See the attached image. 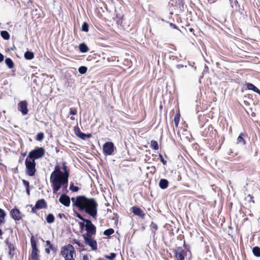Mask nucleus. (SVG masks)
Returning <instances> with one entry per match:
<instances>
[{"label":"nucleus","instance_id":"obj_35","mask_svg":"<svg viewBox=\"0 0 260 260\" xmlns=\"http://www.w3.org/2000/svg\"><path fill=\"white\" fill-rule=\"evenodd\" d=\"M44 139V134L43 133H38L36 137V140L38 141H41Z\"/></svg>","mask_w":260,"mask_h":260},{"label":"nucleus","instance_id":"obj_50","mask_svg":"<svg viewBox=\"0 0 260 260\" xmlns=\"http://www.w3.org/2000/svg\"><path fill=\"white\" fill-rule=\"evenodd\" d=\"M26 193H27V194L28 196L30 195V189H29V187L26 188Z\"/></svg>","mask_w":260,"mask_h":260},{"label":"nucleus","instance_id":"obj_3","mask_svg":"<svg viewBox=\"0 0 260 260\" xmlns=\"http://www.w3.org/2000/svg\"><path fill=\"white\" fill-rule=\"evenodd\" d=\"M62 169L63 172L61 171L60 168L58 165H56L54 167V171L52 172L50 178H64L66 180L69 177V170L66 165V162L62 163Z\"/></svg>","mask_w":260,"mask_h":260},{"label":"nucleus","instance_id":"obj_48","mask_svg":"<svg viewBox=\"0 0 260 260\" xmlns=\"http://www.w3.org/2000/svg\"><path fill=\"white\" fill-rule=\"evenodd\" d=\"M4 55L1 53H0V62L3 61L4 60Z\"/></svg>","mask_w":260,"mask_h":260},{"label":"nucleus","instance_id":"obj_7","mask_svg":"<svg viewBox=\"0 0 260 260\" xmlns=\"http://www.w3.org/2000/svg\"><path fill=\"white\" fill-rule=\"evenodd\" d=\"M84 222L86 223V226L85 229V230L86 231V233L82 235H84L85 236H93L95 235L96 234V227L92 223L91 221L87 219Z\"/></svg>","mask_w":260,"mask_h":260},{"label":"nucleus","instance_id":"obj_32","mask_svg":"<svg viewBox=\"0 0 260 260\" xmlns=\"http://www.w3.org/2000/svg\"><path fill=\"white\" fill-rule=\"evenodd\" d=\"M88 24L87 23L84 22L82 25L81 30L83 31L87 32L88 31Z\"/></svg>","mask_w":260,"mask_h":260},{"label":"nucleus","instance_id":"obj_56","mask_svg":"<svg viewBox=\"0 0 260 260\" xmlns=\"http://www.w3.org/2000/svg\"><path fill=\"white\" fill-rule=\"evenodd\" d=\"M3 235V232L1 229H0V238H2V236Z\"/></svg>","mask_w":260,"mask_h":260},{"label":"nucleus","instance_id":"obj_4","mask_svg":"<svg viewBox=\"0 0 260 260\" xmlns=\"http://www.w3.org/2000/svg\"><path fill=\"white\" fill-rule=\"evenodd\" d=\"M61 254L65 260H75L76 252L74 246L71 244H68L61 248Z\"/></svg>","mask_w":260,"mask_h":260},{"label":"nucleus","instance_id":"obj_21","mask_svg":"<svg viewBox=\"0 0 260 260\" xmlns=\"http://www.w3.org/2000/svg\"><path fill=\"white\" fill-rule=\"evenodd\" d=\"M79 49L81 52L86 53L88 51V48L85 43H81L79 46Z\"/></svg>","mask_w":260,"mask_h":260},{"label":"nucleus","instance_id":"obj_34","mask_svg":"<svg viewBox=\"0 0 260 260\" xmlns=\"http://www.w3.org/2000/svg\"><path fill=\"white\" fill-rule=\"evenodd\" d=\"M73 242L74 244L78 245V246L82 249H84V245L83 243L80 242V241L77 239H74Z\"/></svg>","mask_w":260,"mask_h":260},{"label":"nucleus","instance_id":"obj_52","mask_svg":"<svg viewBox=\"0 0 260 260\" xmlns=\"http://www.w3.org/2000/svg\"><path fill=\"white\" fill-rule=\"evenodd\" d=\"M45 251H46V252L47 254H49V253H50V249H49V248H45Z\"/></svg>","mask_w":260,"mask_h":260},{"label":"nucleus","instance_id":"obj_23","mask_svg":"<svg viewBox=\"0 0 260 260\" xmlns=\"http://www.w3.org/2000/svg\"><path fill=\"white\" fill-rule=\"evenodd\" d=\"M150 227L151 232L153 233V236H154L155 235V232L158 230L157 225L154 222L152 221L150 225Z\"/></svg>","mask_w":260,"mask_h":260},{"label":"nucleus","instance_id":"obj_60","mask_svg":"<svg viewBox=\"0 0 260 260\" xmlns=\"http://www.w3.org/2000/svg\"><path fill=\"white\" fill-rule=\"evenodd\" d=\"M210 128H211L212 129V130H213V127L211 126L210 127H208L209 129H210Z\"/></svg>","mask_w":260,"mask_h":260},{"label":"nucleus","instance_id":"obj_25","mask_svg":"<svg viewBox=\"0 0 260 260\" xmlns=\"http://www.w3.org/2000/svg\"><path fill=\"white\" fill-rule=\"evenodd\" d=\"M5 63L9 69H12L14 67V62L10 58H6Z\"/></svg>","mask_w":260,"mask_h":260},{"label":"nucleus","instance_id":"obj_14","mask_svg":"<svg viewBox=\"0 0 260 260\" xmlns=\"http://www.w3.org/2000/svg\"><path fill=\"white\" fill-rule=\"evenodd\" d=\"M10 215L15 220H19L22 218L21 213L20 210L17 208L11 210Z\"/></svg>","mask_w":260,"mask_h":260},{"label":"nucleus","instance_id":"obj_40","mask_svg":"<svg viewBox=\"0 0 260 260\" xmlns=\"http://www.w3.org/2000/svg\"><path fill=\"white\" fill-rule=\"evenodd\" d=\"M79 227H80V230L82 231L84 229H85V227L86 226V223L84 222V221L83 222H80L79 223Z\"/></svg>","mask_w":260,"mask_h":260},{"label":"nucleus","instance_id":"obj_13","mask_svg":"<svg viewBox=\"0 0 260 260\" xmlns=\"http://www.w3.org/2000/svg\"><path fill=\"white\" fill-rule=\"evenodd\" d=\"M18 109L23 115L27 114L28 113L27 102L25 101H21L18 104Z\"/></svg>","mask_w":260,"mask_h":260},{"label":"nucleus","instance_id":"obj_43","mask_svg":"<svg viewBox=\"0 0 260 260\" xmlns=\"http://www.w3.org/2000/svg\"><path fill=\"white\" fill-rule=\"evenodd\" d=\"M174 120L175 126L177 127L179 122V117L177 116H175Z\"/></svg>","mask_w":260,"mask_h":260},{"label":"nucleus","instance_id":"obj_37","mask_svg":"<svg viewBox=\"0 0 260 260\" xmlns=\"http://www.w3.org/2000/svg\"><path fill=\"white\" fill-rule=\"evenodd\" d=\"M70 189L74 192L78 191L79 187L77 186H74L73 183H72L70 186Z\"/></svg>","mask_w":260,"mask_h":260},{"label":"nucleus","instance_id":"obj_1","mask_svg":"<svg viewBox=\"0 0 260 260\" xmlns=\"http://www.w3.org/2000/svg\"><path fill=\"white\" fill-rule=\"evenodd\" d=\"M73 206L80 211H84L93 218L96 219L98 213V203L93 198L88 199L84 196H78L71 199Z\"/></svg>","mask_w":260,"mask_h":260},{"label":"nucleus","instance_id":"obj_38","mask_svg":"<svg viewBox=\"0 0 260 260\" xmlns=\"http://www.w3.org/2000/svg\"><path fill=\"white\" fill-rule=\"evenodd\" d=\"M116 256V254L115 253L112 252L110 253L109 255H105V257L113 260Z\"/></svg>","mask_w":260,"mask_h":260},{"label":"nucleus","instance_id":"obj_30","mask_svg":"<svg viewBox=\"0 0 260 260\" xmlns=\"http://www.w3.org/2000/svg\"><path fill=\"white\" fill-rule=\"evenodd\" d=\"M91 134H86L81 132V133L80 134L78 137L82 140H86L88 138H90V137H91Z\"/></svg>","mask_w":260,"mask_h":260},{"label":"nucleus","instance_id":"obj_47","mask_svg":"<svg viewBox=\"0 0 260 260\" xmlns=\"http://www.w3.org/2000/svg\"><path fill=\"white\" fill-rule=\"evenodd\" d=\"M187 66H183L182 64H177L176 65V68L178 69H180L183 67H186Z\"/></svg>","mask_w":260,"mask_h":260},{"label":"nucleus","instance_id":"obj_57","mask_svg":"<svg viewBox=\"0 0 260 260\" xmlns=\"http://www.w3.org/2000/svg\"><path fill=\"white\" fill-rule=\"evenodd\" d=\"M244 104H245L246 106H248V105H249V103H248L247 101H244Z\"/></svg>","mask_w":260,"mask_h":260},{"label":"nucleus","instance_id":"obj_29","mask_svg":"<svg viewBox=\"0 0 260 260\" xmlns=\"http://www.w3.org/2000/svg\"><path fill=\"white\" fill-rule=\"evenodd\" d=\"M151 147L155 150H157L158 149L159 147H158V143L156 141H155V140H152L151 141Z\"/></svg>","mask_w":260,"mask_h":260},{"label":"nucleus","instance_id":"obj_51","mask_svg":"<svg viewBox=\"0 0 260 260\" xmlns=\"http://www.w3.org/2000/svg\"><path fill=\"white\" fill-rule=\"evenodd\" d=\"M48 248H49V249H51L52 250H54V248L52 244H51L50 245H49Z\"/></svg>","mask_w":260,"mask_h":260},{"label":"nucleus","instance_id":"obj_55","mask_svg":"<svg viewBox=\"0 0 260 260\" xmlns=\"http://www.w3.org/2000/svg\"><path fill=\"white\" fill-rule=\"evenodd\" d=\"M46 243L47 246H49V245H50L51 244L50 241L49 240L46 241Z\"/></svg>","mask_w":260,"mask_h":260},{"label":"nucleus","instance_id":"obj_53","mask_svg":"<svg viewBox=\"0 0 260 260\" xmlns=\"http://www.w3.org/2000/svg\"><path fill=\"white\" fill-rule=\"evenodd\" d=\"M62 216H64V215L62 213H59L58 215V217H59L60 218H61Z\"/></svg>","mask_w":260,"mask_h":260},{"label":"nucleus","instance_id":"obj_5","mask_svg":"<svg viewBox=\"0 0 260 260\" xmlns=\"http://www.w3.org/2000/svg\"><path fill=\"white\" fill-rule=\"evenodd\" d=\"M45 150L43 147H37L30 151L26 158L35 161L36 159L42 158L45 155Z\"/></svg>","mask_w":260,"mask_h":260},{"label":"nucleus","instance_id":"obj_8","mask_svg":"<svg viewBox=\"0 0 260 260\" xmlns=\"http://www.w3.org/2000/svg\"><path fill=\"white\" fill-rule=\"evenodd\" d=\"M115 149L114 144L111 142H106L103 146V152L107 155H112Z\"/></svg>","mask_w":260,"mask_h":260},{"label":"nucleus","instance_id":"obj_20","mask_svg":"<svg viewBox=\"0 0 260 260\" xmlns=\"http://www.w3.org/2000/svg\"><path fill=\"white\" fill-rule=\"evenodd\" d=\"M24 57L27 60H31L34 58V54L32 52L27 51L25 52Z\"/></svg>","mask_w":260,"mask_h":260},{"label":"nucleus","instance_id":"obj_45","mask_svg":"<svg viewBox=\"0 0 260 260\" xmlns=\"http://www.w3.org/2000/svg\"><path fill=\"white\" fill-rule=\"evenodd\" d=\"M82 132L80 131V129L79 127H76L75 128V134L76 135V136L77 137H79V135H80V134Z\"/></svg>","mask_w":260,"mask_h":260},{"label":"nucleus","instance_id":"obj_39","mask_svg":"<svg viewBox=\"0 0 260 260\" xmlns=\"http://www.w3.org/2000/svg\"><path fill=\"white\" fill-rule=\"evenodd\" d=\"M6 216V214L5 211L3 209L0 208V218L5 219Z\"/></svg>","mask_w":260,"mask_h":260},{"label":"nucleus","instance_id":"obj_18","mask_svg":"<svg viewBox=\"0 0 260 260\" xmlns=\"http://www.w3.org/2000/svg\"><path fill=\"white\" fill-rule=\"evenodd\" d=\"M244 136H245V134L243 133H241L239 137L237 138V143L242 146L246 144V142L244 139Z\"/></svg>","mask_w":260,"mask_h":260},{"label":"nucleus","instance_id":"obj_19","mask_svg":"<svg viewBox=\"0 0 260 260\" xmlns=\"http://www.w3.org/2000/svg\"><path fill=\"white\" fill-rule=\"evenodd\" d=\"M39 250H32L31 253V260H39Z\"/></svg>","mask_w":260,"mask_h":260},{"label":"nucleus","instance_id":"obj_6","mask_svg":"<svg viewBox=\"0 0 260 260\" xmlns=\"http://www.w3.org/2000/svg\"><path fill=\"white\" fill-rule=\"evenodd\" d=\"M25 165L26 174L30 177L34 176L36 172V163L35 161L26 158L25 161Z\"/></svg>","mask_w":260,"mask_h":260},{"label":"nucleus","instance_id":"obj_59","mask_svg":"<svg viewBox=\"0 0 260 260\" xmlns=\"http://www.w3.org/2000/svg\"><path fill=\"white\" fill-rule=\"evenodd\" d=\"M71 120H74L75 119V118L74 117H70Z\"/></svg>","mask_w":260,"mask_h":260},{"label":"nucleus","instance_id":"obj_46","mask_svg":"<svg viewBox=\"0 0 260 260\" xmlns=\"http://www.w3.org/2000/svg\"><path fill=\"white\" fill-rule=\"evenodd\" d=\"M247 198H250V202H252V203H254V200H253V196H251V194H248V195L247 196Z\"/></svg>","mask_w":260,"mask_h":260},{"label":"nucleus","instance_id":"obj_49","mask_svg":"<svg viewBox=\"0 0 260 260\" xmlns=\"http://www.w3.org/2000/svg\"><path fill=\"white\" fill-rule=\"evenodd\" d=\"M81 260H89V258L87 255H84Z\"/></svg>","mask_w":260,"mask_h":260},{"label":"nucleus","instance_id":"obj_9","mask_svg":"<svg viewBox=\"0 0 260 260\" xmlns=\"http://www.w3.org/2000/svg\"><path fill=\"white\" fill-rule=\"evenodd\" d=\"M82 237L84 240L85 243L90 246L92 250H95L97 249V242L96 241L93 239L92 236H85L82 235Z\"/></svg>","mask_w":260,"mask_h":260},{"label":"nucleus","instance_id":"obj_17","mask_svg":"<svg viewBox=\"0 0 260 260\" xmlns=\"http://www.w3.org/2000/svg\"><path fill=\"white\" fill-rule=\"evenodd\" d=\"M246 86L248 89L251 90L260 95V90H259L255 86L250 83L246 84Z\"/></svg>","mask_w":260,"mask_h":260},{"label":"nucleus","instance_id":"obj_15","mask_svg":"<svg viewBox=\"0 0 260 260\" xmlns=\"http://www.w3.org/2000/svg\"><path fill=\"white\" fill-rule=\"evenodd\" d=\"M132 212L136 215L139 216L142 218H144L145 214L138 207L134 206L132 208Z\"/></svg>","mask_w":260,"mask_h":260},{"label":"nucleus","instance_id":"obj_41","mask_svg":"<svg viewBox=\"0 0 260 260\" xmlns=\"http://www.w3.org/2000/svg\"><path fill=\"white\" fill-rule=\"evenodd\" d=\"M77 113V110L76 108H70V114L73 115H75Z\"/></svg>","mask_w":260,"mask_h":260},{"label":"nucleus","instance_id":"obj_28","mask_svg":"<svg viewBox=\"0 0 260 260\" xmlns=\"http://www.w3.org/2000/svg\"><path fill=\"white\" fill-rule=\"evenodd\" d=\"M54 215L50 213L46 217L47 222L49 223H52L54 221Z\"/></svg>","mask_w":260,"mask_h":260},{"label":"nucleus","instance_id":"obj_31","mask_svg":"<svg viewBox=\"0 0 260 260\" xmlns=\"http://www.w3.org/2000/svg\"><path fill=\"white\" fill-rule=\"evenodd\" d=\"M114 231L113 229H109L106 230L104 232V235L105 236H110L112 234H113L114 233Z\"/></svg>","mask_w":260,"mask_h":260},{"label":"nucleus","instance_id":"obj_10","mask_svg":"<svg viewBox=\"0 0 260 260\" xmlns=\"http://www.w3.org/2000/svg\"><path fill=\"white\" fill-rule=\"evenodd\" d=\"M47 207V204L44 199L39 200L36 203L34 207H32L31 212L37 213V210L45 208Z\"/></svg>","mask_w":260,"mask_h":260},{"label":"nucleus","instance_id":"obj_16","mask_svg":"<svg viewBox=\"0 0 260 260\" xmlns=\"http://www.w3.org/2000/svg\"><path fill=\"white\" fill-rule=\"evenodd\" d=\"M169 182L167 179H161L159 182V186L161 189H166L168 187Z\"/></svg>","mask_w":260,"mask_h":260},{"label":"nucleus","instance_id":"obj_36","mask_svg":"<svg viewBox=\"0 0 260 260\" xmlns=\"http://www.w3.org/2000/svg\"><path fill=\"white\" fill-rule=\"evenodd\" d=\"M74 213L76 216L79 219H80L81 220L84 221H85V220L87 219L86 218H83L82 216L80 214H79L77 211L74 210Z\"/></svg>","mask_w":260,"mask_h":260},{"label":"nucleus","instance_id":"obj_22","mask_svg":"<svg viewBox=\"0 0 260 260\" xmlns=\"http://www.w3.org/2000/svg\"><path fill=\"white\" fill-rule=\"evenodd\" d=\"M7 244L9 249V255L12 256L14 254V251L15 250V247L12 244L9 243L8 241H7Z\"/></svg>","mask_w":260,"mask_h":260},{"label":"nucleus","instance_id":"obj_42","mask_svg":"<svg viewBox=\"0 0 260 260\" xmlns=\"http://www.w3.org/2000/svg\"><path fill=\"white\" fill-rule=\"evenodd\" d=\"M23 185L25 186V188L29 187V182L24 179L22 180Z\"/></svg>","mask_w":260,"mask_h":260},{"label":"nucleus","instance_id":"obj_27","mask_svg":"<svg viewBox=\"0 0 260 260\" xmlns=\"http://www.w3.org/2000/svg\"><path fill=\"white\" fill-rule=\"evenodd\" d=\"M252 252L255 256L260 257V248L258 246H255L253 248Z\"/></svg>","mask_w":260,"mask_h":260},{"label":"nucleus","instance_id":"obj_58","mask_svg":"<svg viewBox=\"0 0 260 260\" xmlns=\"http://www.w3.org/2000/svg\"><path fill=\"white\" fill-rule=\"evenodd\" d=\"M170 25H171V26H172L174 28H176V27H177V26H176V25H175V24H173V23H171V24H170Z\"/></svg>","mask_w":260,"mask_h":260},{"label":"nucleus","instance_id":"obj_2","mask_svg":"<svg viewBox=\"0 0 260 260\" xmlns=\"http://www.w3.org/2000/svg\"><path fill=\"white\" fill-rule=\"evenodd\" d=\"M68 179L67 180L64 178H50V182L52 184V190L53 193H56L59 189L62 186L63 190L66 189L68 187Z\"/></svg>","mask_w":260,"mask_h":260},{"label":"nucleus","instance_id":"obj_44","mask_svg":"<svg viewBox=\"0 0 260 260\" xmlns=\"http://www.w3.org/2000/svg\"><path fill=\"white\" fill-rule=\"evenodd\" d=\"M159 157L160 158L161 162L163 164V165H166L167 164V161L164 159L162 155L161 154H159Z\"/></svg>","mask_w":260,"mask_h":260},{"label":"nucleus","instance_id":"obj_33","mask_svg":"<svg viewBox=\"0 0 260 260\" xmlns=\"http://www.w3.org/2000/svg\"><path fill=\"white\" fill-rule=\"evenodd\" d=\"M87 68L85 66H81L78 69V71L81 74H84L87 72Z\"/></svg>","mask_w":260,"mask_h":260},{"label":"nucleus","instance_id":"obj_54","mask_svg":"<svg viewBox=\"0 0 260 260\" xmlns=\"http://www.w3.org/2000/svg\"><path fill=\"white\" fill-rule=\"evenodd\" d=\"M5 222V219L0 218V224Z\"/></svg>","mask_w":260,"mask_h":260},{"label":"nucleus","instance_id":"obj_12","mask_svg":"<svg viewBox=\"0 0 260 260\" xmlns=\"http://www.w3.org/2000/svg\"><path fill=\"white\" fill-rule=\"evenodd\" d=\"M59 202L64 206L69 207L71 203V199L66 194L63 193L60 196Z\"/></svg>","mask_w":260,"mask_h":260},{"label":"nucleus","instance_id":"obj_61","mask_svg":"<svg viewBox=\"0 0 260 260\" xmlns=\"http://www.w3.org/2000/svg\"><path fill=\"white\" fill-rule=\"evenodd\" d=\"M26 155V153H24L23 154V155H24H24Z\"/></svg>","mask_w":260,"mask_h":260},{"label":"nucleus","instance_id":"obj_26","mask_svg":"<svg viewBox=\"0 0 260 260\" xmlns=\"http://www.w3.org/2000/svg\"><path fill=\"white\" fill-rule=\"evenodd\" d=\"M1 37L6 40H8L10 39V35L9 32L6 30H3L1 32Z\"/></svg>","mask_w":260,"mask_h":260},{"label":"nucleus","instance_id":"obj_11","mask_svg":"<svg viewBox=\"0 0 260 260\" xmlns=\"http://www.w3.org/2000/svg\"><path fill=\"white\" fill-rule=\"evenodd\" d=\"M175 257L177 260H183L185 256V252L181 247H177L174 250Z\"/></svg>","mask_w":260,"mask_h":260},{"label":"nucleus","instance_id":"obj_24","mask_svg":"<svg viewBox=\"0 0 260 260\" xmlns=\"http://www.w3.org/2000/svg\"><path fill=\"white\" fill-rule=\"evenodd\" d=\"M30 242H31V246L32 248V250H38L37 248V242L35 240L34 237L32 236L30 238Z\"/></svg>","mask_w":260,"mask_h":260}]
</instances>
